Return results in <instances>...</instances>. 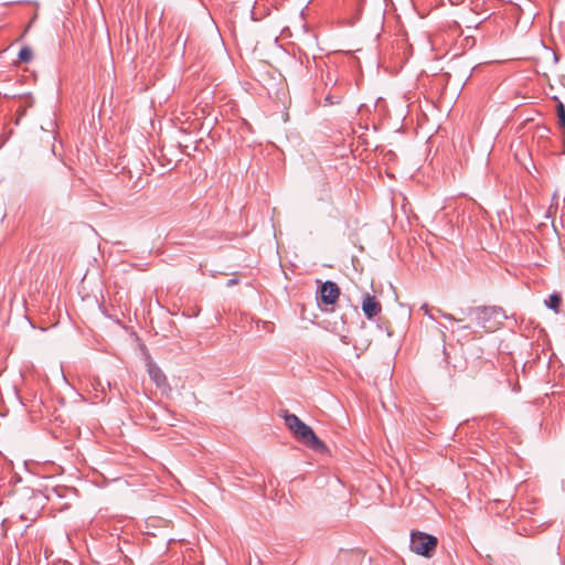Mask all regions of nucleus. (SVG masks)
<instances>
[{
    "instance_id": "obj_4",
    "label": "nucleus",
    "mask_w": 565,
    "mask_h": 565,
    "mask_svg": "<svg viewBox=\"0 0 565 565\" xmlns=\"http://www.w3.org/2000/svg\"><path fill=\"white\" fill-rule=\"evenodd\" d=\"M147 372L150 380L156 384L157 388L162 393L170 391V385L166 374L162 370L151 360L147 362Z\"/></svg>"
},
{
    "instance_id": "obj_10",
    "label": "nucleus",
    "mask_w": 565,
    "mask_h": 565,
    "mask_svg": "<svg viewBox=\"0 0 565 565\" xmlns=\"http://www.w3.org/2000/svg\"><path fill=\"white\" fill-rule=\"evenodd\" d=\"M19 60L23 63H29L32 57H33V53H32V50L28 46L25 47H22L19 52Z\"/></svg>"
},
{
    "instance_id": "obj_2",
    "label": "nucleus",
    "mask_w": 565,
    "mask_h": 565,
    "mask_svg": "<svg viewBox=\"0 0 565 565\" xmlns=\"http://www.w3.org/2000/svg\"><path fill=\"white\" fill-rule=\"evenodd\" d=\"M438 545V540L431 534L414 531L411 534L409 548L417 555L430 558Z\"/></svg>"
},
{
    "instance_id": "obj_5",
    "label": "nucleus",
    "mask_w": 565,
    "mask_h": 565,
    "mask_svg": "<svg viewBox=\"0 0 565 565\" xmlns=\"http://www.w3.org/2000/svg\"><path fill=\"white\" fill-rule=\"evenodd\" d=\"M319 298L324 305H334L340 297V288L333 281H324L319 290Z\"/></svg>"
},
{
    "instance_id": "obj_11",
    "label": "nucleus",
    "mask_w": 565,
    "mask_h": 565,
    "mask_svg": "<svg viewBox=\"0 0 565 565\" xmlns=\"http://www.w3.org/2000/svg\"><path fill=\"white\" fill-rule=\"evenodd\" d=\"M438 312L441 315L443 318L454 321H459L460 319H456L452 315L443 312L441 310H438Z\"/></svg>"
},
{
    "instance_id": "obj_9",
    "label": "nucleus",
    "mask_w": 565,
    "mask_h": 565,
    "mask_svg": "<svg viewBox=\"0 0 565 565\" xmlns=\"http://www.w3.org/2000/svg\"><path fill=\"white\" fill-rule=\"evenodd\" d=\"M556 114L558 118V125L561 128H563L565 135V106L562 102L557 103Z\"/></svg>"
},
{
    "instance_id": "obj_3",
    "label": "nucleus",
    "mask_w": 565,
    "mask_h": 565,
    "mask_svg": "<svg viewBox=\"0 0 565 565\" xmlns=\"http://www.w3.org/2000/svg\"><path fill=\"white\" fill-rule=\"evenodd\" d=\"M292 436L307 447L316 450L318 454L328 451L324 443L317 437L311 426H288Z\"/></svg>"
},
{
    "instance_id": "obj_14",
    "label": "nucleus",
    "mask_w": 565,
    "mask_h": 565,
    "mask_svg": "<svg viewBox=\"0 0 565 565\" xmlns=\"http://www.w3.org/2000/svg\"><path fill=\"white\" fill-rule=\"evenodd\" d=\"M235 282H236V281H235V279H231V280L228 281V285H233V284H235Z\"/></svg>"
},
{
    "instance_id": "obj_8",
    "label": "nucleus",
    "mask_w": 565,
    "mask_h": 565,
    "mask_svg": "<svg viewBox=\"0 0 565 565\" xmlns=\"http://www.w3.org/2000/svg\"><path fill=\"white\" fill-rule=\"evenodd\" d=\"M280 418L285 420V424L288 425H300L303 424L296 415L289 414L287 411L279 412Z\"/></svg>"
},
{
    "instance_id": "obj_12",
    "label": "nucleus",
    "mask_w": 565,
    "mask_h": 565,
    "mask_svg": "<svg viewBox=\"0 0 565 565\" xmlns=\"http://www.w3.org/2000/svg\"><path fill=\"white\" fill-rule=\"evenodd\" d=\"M422 309L424 310V312L430 318V319H434V317L429 313V310H428V305H424L422 307Z\"/></svg>"
},
{
    "instance_id": "obj_7",
    "label": "nucleus",
    "mask_w": 565,
    "mask_h": 565,
    "mask_svg": "<svg viewBox=\"0 0 565 565\" xmlns=\"http://www.w3.org/2000/svg\"><path fill=\"white\" fill-rule=\"evenodd\" d=\"M545 303L550 309H553L555 312H557L562 303V298L559 295L553 294L548 297Z\"/></svg>"
},
{
    "instance_id": "obj_1",
    "label": "nucleus",
    "mask_w": 565,
    "mask_h": 565,
    "mask_svg": "<svg viewBox=\"0 0 565 565\" xmlns=\"http://www.w3.org/2000/svg\"><path fill=\"white\" fill-rule=\"evenodd\" d=\"M467 315L472 317L477 324L487 332L494 331L499 328L502 319L505 318L504 312L498 307H471L467 310Z\"/></svg>"
},
{
    "instance_id": "obj_6",
    "label": "nucleus",
    "mask_w": 565,
    "mask_h": 565,
    "mask_svg": "<svg viewBox=\"0 0 565 565\" xmlns=\"http://www.w3.org/2000/svg\"><path fill=\"white\" fill-rule=\"evenodd\" d=\"M362 311L367 319H373L381 313L382 305L375 296L366 294L362 300Z\"/></svg>"
},
{
    "instance_id": "obj_13",
    "label": "nucleus",
    "mask_w": 565,
    "mask_h": 565,
    "mask_svg": "<svg viewBox=\"0 0 565 565\" xmlns=\"http://www.w3.org/2000/svg\"><path fill=\"white\" fill-rule=\"evenodd\" d=\"M268 331H269V332H273V331H274V326H273V324H269V326H268Z\"/></svg>"
}]
</instances>
